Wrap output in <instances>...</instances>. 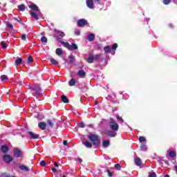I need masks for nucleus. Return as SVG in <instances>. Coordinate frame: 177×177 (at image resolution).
Masks as SVG:
<instances>
[{"mask_svg": "<svg viewBox=\"0 0 177 177\" xmlns=\"http://www.w3.org/2000/svg\"><path fill=\"white\" fill-rule=\"evenodd\" d=\"M87 138L88 140H91V143H93L94 146H99L100 144V138L96 134H89Z\"/></svg>", "mask_w": 177, "mask_h": 177, "instance_id": "nucleus-1", "label": "nucleus"}, {"mask_svg": "<svg viewBox=\"0 0 177 177\" xmlns=\"http://www.w3.org/2000/svg\"><path fill=\"white\" fill-rule=\"evenodd\" d=\"M53 37L57 41H59V39H62V38H64V37H66V33H64V32H62L58 29H54L53 30Z\"/></svg>", "mask_w": 177, "mask_h": 177, "instance_id": "nucleus-2", "label": "nucleus"}, {"mask_svg": "<svg viewBox=\"0 0 177 177\" xmlns=\"http://www.w3.org/2000/svg\"><path fill=\"white\" fill-rule=\"evenodd\" d=\"M30 89L35 92L37 95H39L42 93V90L41 89V86H39V84H35L32 86Z\"/></svg>", "mask_w": 177, "mask_h": 177, "instance_id": "nucleus-3", "label": "nucleus"}, {"mask_svg": "<svg viewBox=\"0 0 177 177\" xmlns=\"http://www.w3.org/2000/svg\"><path fill=\"white\" fill-rule=\"evenodd\" d=\"M109 128H111L112 131H118L120 126L118 125V123H117V122H115V120H111L109 122Z\"/></svg>", "mask_w": 177, "mask_h": 177, "instance_id": "nucleus-4", "label": "nucleus"}, {"mask_svg": "<svg viewBox=\"0 0 177 177\" xmlns=\"http://www.w3.org/2000/svg\"><path fill=\"white\" fill-rule=\"evenodd\" d=\"M13 151L15 157H17V158H19V157H23V151H21V150L17 148H14Z\"/></svg>", "mask_w": 177, "mask_h": 177, "instance_id": "nucleus-5", "label": "nucleus"}, {"mask_svg": "<svg viewBox=\"0 0 177 177\" xmlns=\"http://www.w3.org/2000/svg\"><path fill=\"white\" fill-rule=\"evenodd\" d=\"M82 142L85 146V147H87V149H91L92 142L85 140L84 138H82Z\"/></svg>", "mask_w": 177, "mask_h": 177, "instance_id": "nucleus-6", "label": "nucleus"}, {"mask_svg": "<svg viewBox=\"0 0 177 177\" xmlns=\"http://www.w3.org/2000/svg\"><path fill=\"white\" fill-rule=\"evenodd\" d=\"M86 24H88L86 19H81L77 21V26H79V27H85Z\"/></svg>", "mask_w": 177, "mask_h": 177, "instance_id": "nucleus-7", "label": "nucleus"}, {"mask_svg": "<svg viewBox=\"0 0 177 177\" xmlns=\"http://www.w3.org/2000/svg\"><path fill=\"white\" fill-rule=\"evenodd\" d=\"M29 136L32 139H42V138H45L44 136H39V134L35 133H29Z\"/></svg>", "mask_w": 177, "mask_h": 177, "instance_id": "nucleus-8", "label": "nucleus"}, {"mask_svg": "<svg viewBox=\"0 0 177 177\" xmlns=\"http://www.w3.org/2000/svg\"><path fill=\"white\" fill-rule=\"evenodd\" d=\"M38 127L40 129H41L42 131H45L46 128H48L46 122H40L38 124Z\"/></svg>", "mask_w": 177, "mask_h": 177, "instance_id": "nucleus-9", "label": "nucleus"}, {"mask_svg": "<svg viewBox=\"0 0 177 177\" xmlns=\"http://www.w3.org/2000/svg\"><path fill=\"white\" fill-rule=\"evenodd\" d=\"M46 125L47 129H52V128H53V126L55 125V122H53L52 120H48Z\"/></svg>", "mask_w": 177, "mask_h": 177, "instance_id": "nucleus-10", "label": "nucleus"}, {"mask_svg": "<svg viewBox=\"0 0 177 177\" xmlns=\"http://www.w3.org/2000/svg\"><path fill=\"white\" fill-rule=\"evenodd\" d=\"M86 5L89 9H93V8H95L93 0H86Z\"/></svg>", "mask_w": 177, "mask_h": 177, "instance_id": "nucleus-11", "label": "nucleus"}, {"mask_svg": "<svg viewBox=\"0 0 177 177\" xmlns=\"http://www.w3.org/2000/svg\"><path fill=\"white\" fill-rule=\"evenodd\" d=\"M77 75H79V77H80L81 78H85L86 73L83 70H80L77 72Z\"/></svg>", "mask_w": 177, "mask_h": 177, "instance_id": "nucleus-12", "label": "nucleus"}, {"mask_svg": "<svg viewBox=\"0 0 177 177\" xmlns=\"http://www.w3.org/2000/svg\"><path fill=\"white\" fill-rule=\"evenodd\" d=\"M29 8L30 9H31L32 10H34L35 12H38V10H39V8L37 7V6L34 3L30 5Z\"/></svg>", "mask_w": 177, "mask_h": 177, "instance_id": "nucleus-13", "label": "nucleus"}, {"mask_svg": "<svg viewBox=\"0 0 177 177\" xmlns=\"http://www.w3.org/2000/svg\"><path fill=\"white\" fill-rule=\"evenodd\" d=\"M59 42L60 44H62V45H63V46H64V48H66L67 49H68V50H70V48H71L70 45L71 44L68 42H64L62 40H59Z\"/></svg>", "mask_w": 177, "mask_h": 177, "instance_id": "nucleus-14", "label": "nucleus"}, {"mask_svg": "<svg viewBox=\"0 0 177 177\" xmlns=\"http://www.w3.org/2000/svg\"><path fill=\"white\" fill-rule=\"evenodd\" d=\"M3 160L4 161H6V162H10V161H12L13 159L12 158V157L9 155H5L3 156Z\"/></svg>", "mask_w": 177, "mask_h": 177, "instance_id": "nucleus-15", "label": "nucleus"}, {"mask_svg": "<svg viewBox=\"0 0 177 177\" xmlns=\"http://www.w3.org/2000/svg\"><path fill=\"white\" fill-rule=\"evenodd\" d=\"M93 60H95V55H93V54H91L87 59V62H88L89 64L93 63Z\"/></svg>", "mask_w": 177, "mask_h": 177, "instance_id": "nucleus-16", "label": "nucleus"}, {"mask_svg": "<svg viewBox=\"0 0 177 177\" xmlns=\"http://www.w3.org/2000/svg\"><path fill=\"white\" fill-rule=\"evenodd\" d=\"M30 15L33 19H35V20H39V17L38 16V15H37V13L34 12H30Z\"/></svg>", "mask_w": 177, "mask_h": 177, "instance_id": "nucleus-17", "label": "nucleus"}, {"mask_svg": "<svg viewBox=\"0 0 177 177\" xmlns=\"http://www.w3.org/2000/svg\"><path fill=\"white\" fill-rule=\"evenodd\" d=\"M136 165H138V167H140L142 165V160H140V158L136 157L135 159Z\"/></svg>", "mask_w": 177, "mask_h": 177, "instance_id": "nucleus-18", "label": "nucleus"}, {"mask_svg": "<svg viewBox=\"0 0 177 177\" xmlns=\"http://www.w3.org/2000/svg\"><path fill=\"white\" fill-rule=\"evenodd\" d=\"M19 169L21 171H25V172H28V171H30V169H28V167H27V166L24 165H21L19 166Z\"/></svg>", "mask_w": 177, "mask_h": 177, "instance_id": "nucleus-19", "label": "nucleus"}, {"mask_svg": "<svg viewBox=\"0 0 177 177\" xmlns=\"http://www.w3.org/2000/svg\"><path fill=\"white\" fill-rule=\"evenodd\" d=\"M87 39H88V41H89V42H92V41H93L95 39V34L91 33V34L88 35L87 37Z\"/></svg>", "mask_w": 177, "mask_h": 177, "instance_id": "nucleus-20", "label": "nucleus"}, {"mask_svg": "<svg viewBox=\"0 0 177 177\" xmlns=\"http://www.w3.org/2000/svg\"><path fill=\"white\" fill-rule=\"evenodd\" d=\"M70 46L69 50H77V49H78V46L75 44H72Z\"/></svg>", "mask_w": 177, "mask_h": 177, "instance_id": "nucleus-21", "label": "nucleus"}, {"mask_svg": "<svg viewBox=\"0 0 177 177\" xmlns=\"http://www.w3.org/2000/svg\"><path fill=\"white\" fill-rule=\"evenodd\" d=\"M2 153H8L9 148L6 145H2L1 149Z\"/></svg>", "mask_w": 177, "mask_h": 177, "instance_id": "nucleus-22", "label": "nucleus"}, {"mask_svg": "<svg viewBox=\"0 0 177 177\" xmlns=\"http://www.w3.org/2000/svg\"><path fill=\"white\" fill-rule=\"evenodd\" d=\"M55 53L58 56H62V55H63V50L60 48H58L56 49Z\"/></svg>", "mask_w": 177, "mask_h": 177, "instance_id": "nucleus-23", "label": "nucleus"}, {"mask_svg": "<svg viewBox=\"0 0 177 177\" xmlns=\"http://www.w3.org/2000/svg\"><path fill=\"white\" fill-rule=\"evenodd\" d=\"M61 99H62V101L63 102V103L67 104L69 102L68 98H67V97L64 95L61 96Z\"/></svg>", "mask_w": 177, "mask_h": 177, "instance_id": "nucleus-24", "label": "nucleus"}, {"mask_svg": "<svg viewBox=\"0 0 177 177\" xmlns=\"http://www.w3.org/2000/svg\"><path fill=\"white\" fill-rule=\"evenodd\" d=\"M18 9L21 12H24V10H26V6L24 4H21L18 6Z\"/></svg>", "mask_w": 177, "mask_h": 177, "instance_id": "nucleus-25", "label": "nucleus"}, {"mask_svg": "<svg viewBox=\"0 0 177 177\" xmlns=\"http://www.w3.org/2000/svg\"><path fill=\"white\" fill-rule=\"evenodd\" d=\"M21 63H23V59H21V58H18V59H15V64L17 66H19V64H21Z\"/></svg>", "mask_w": 177, "mask_h": 177, "instance_id": "nucleus-26", "label": "nucleus"}, {"mask_svg": "<svg viewBox=\"0 0 177 177\" xmlns=\"http://www.w3.org/2000/svg\"><path fill=\"white\" fill-rule=\"evenodd\" d=\"M109 145H110V141H109V140H104L102 142V146H104V147H109Z\"/></svg>", "mask_w": 177, "mask_h": 177, "instance_id": "nucleus-27", "label": "nucleus"}, {"mask_svg": "<svg viewBox=\"0 0 177 177\" xmlns=\"http://www.w3.org/2000/svg\"><path fill=\"white\" fill-rule=\"evenodd\" d=\"M104 50L106 52V53H109L111 50V47L110 46H106L104 48Z\"/></svg>", "mask_w": 177, "mask_h": 177, "instance_id": "nucleus-28", "label": "nucleus"}, {"mask_svg": "<svg viewBox=\"0 0 177 177\" xmlns=\"http://www.w3.org/2000/svg\"><path fill=\"white\" fill-rule=\"evenodd\" d=\"M0 79H1V81H8L9 80V78L6 75H2L0 77Z\"/></svg>", "mask_w": 177, "mask_h": 177, "instance_id": "nucleus-29", "label": "nucleus"}, {"mask_svg": "<svg viewBox=\"0 0 177 177\" xmlns=\"http://www.w3.org/2000/svg\"><path fill=\"white\" fill-rule=\"evenodd\" d=\"M69 86H74L75 85V80L71 79L68 82Z\"/></svg>", "mask_w": 177, "mask_h": 177, "instance_id": "nucleus-30", "label": "nucleus"}, {"mask_svg": "<svg viewBox=\"0 0 177 177\" xmlns=\"http://www.w3.org/2000/svg\"><path fill=\"white\" fill-rule=\"evenodd\" d=\"M169 156L171 158H174V157H176V153L174 151H171L169 152Z\"/></svg>", "mask_w": 177, "mask_h": 177, "instance_id": "nucleus-31", "label": "nucleus"}, {"mask_svg": "<svg viewBox=\"0 0 177 177\" xmlns=\"http://www.w3.org/2000/svg\"><path fill=\"white\" fill-rule=\"evenodd\" d=\"M50 63H52V64H54V65H57V64H59V62H57V61H56V59H53V58H51L50 59Z\"/></svg>", "mask_w": 177, "mask_h": 177, "instance_id": "nucleus-32", "label": "nucleus"}, {"mask_svg": "<svg viewBox=\"0 0 177 177\" xmlns=\"http://www.w3.org/2000/svg\"><path fill=\"white\" fill-rule=\"evenodd\" d=\"M141 150L146 151V150H147V146L145 144H141Z\"/></svg>", "mask_w": 177, "mask_h": 177, "instance_id": "nucleus-33", "label": "nucleus"}, {"mask_svg": "<svg viewBox=\"0 0 177 177\" xmlns=\"http://www.w3.org/2000/svg\"><path fill=\"white\" fill-rule=\"evenodd\" d=\"M0 44L1 45V47L3 48V49H6L8 48V45L6 44V42L5 41H1L0 43Z\"/></svg>", "mask_w": 177, "mask_h": 177, "instance_id": "nucleus-34", "label": "nucleus"}, {"mask_svg": "<svg viewBox=\"0 0 177 177\" xmlns=\"http://www.w3.org/2000/svg\"><path fill=\"white\" fill-rule=\"evenodd\" d=\"M116 118L118 121L120 122V124H123L124 122V119H122V117H120V115H116Z\"/></svg>", "mask_w": 177, "mask_h": 177, "instance_id": "nucleus-35", "label": "nucleus"}, {"mask_svg": "<svg viewBox=\"0 0 177 177\" xmlns=\"http://www.w3.org/2000/svg\"><path fill=\"white\" fill-rule=\"evenodd\" d=\"M118 48V44H117V43H114L112 45L111 49L112 50H115V49H117Z\"/></svg>", "mask_w": 177, "mask_h": 177, "instance_id": "nucleus-36", "label": "nucleus"}, {"mask_svg": "<svg viewBox=\"0 0 177 177\" xmlns=\"http://www.w3.org/2000/svg\"><path fill=\"white\" fill-rule=\"evenodd\" d=\"M21 39H22V41H26V39H27V35L21 34Z\"/></svg>", "mask_w": 177, "mask_h": 177, "instance_id": "nucleus-37", "label": "nucleus"}, {"mask_svg": "<svg viewBox=\"0 0 177 177\" xmlns=\"http://www.w3.org/2000/svg\"><path fill=\"white\" fill-rule=\"evenodd\" d=\"M41 42L46 44V42H48V38H46V37H42L41 38Z\"/></svg>", "mask_w": 177, "mask_h": 177, "instance_id": "nucleus-38", "label": "nucleus"}, {"mask_svg": "<svg viewBox=\"0 0 177 177\" xmlns=\"http://www.w3.org/2000/svg\"><path fill=\"white\" fill-rule=\"evenodd\" d=\"M79 128H85V122H81L78 124Z\"/></svg>", "mask_w": 177, "mask_h": 177, "instance_id": "nucleus-39", "label": "nucleus"}, {"mask_svg": "<svg viewBox=\"0 0 177 177\" xmlns=\"http://www.w3.org/2000/svg\"><path fill=\"white\" fill-rule=\"evenodd\" d=\"M6 26L8 28H10V30L13 29V25H12L10 22H6Z\"/></svg>", "mask_w": 177, "mask_h": 177, "instance_id": "nucleus-40", "label": "nucleus"}, {"mask_svg": "<svg viewBox=\"0 0 177 177\" xmlns=\"http://www.w3.org/2000/svg\"><path fill=\"white\" fill-rule=\"evenodd\" d=\"M102 57V55L100 54H97L94 56V60H99L100 57Z\"/></svg>", "mask_w": 177, "mask_h": 177, "instance_id": "nucleus-41", "label": "nucleus"}, {"mask_svg": "<svg viewBox=\"0 0 177 177\" xmlns=\"http://www.w3.org/2000/svg\"><path fill=\"white\" fill-rule=\"evenodd\" d=\"M32 62H34V59H32V56L30 55L28 57V63H32Z\"/></svg>", "mask_w": 177, "mask_h": 177, "instance_id": "nucleus-42", "label": "nucleus"}, {"mask_svg": "<svg viewBox=\"0 0 177 177\" xmlns=\"http://www.w3.org/2000/svg\"><path fill=\"white\" fill-rule=\"evenodd\" d=\"M171 0H163L164 5H169Z\"/></svg>", "mask_w": 177, "mask_h": 177, "instance_id": "nucleus-43", "label": "nucleus"}, {"mask_svg": "<svg viewBox=\"0 0 177 177\" xmlns=\"http://www.w3.org/2000/svg\"><path fill=\"white\" fill-rule=\"evenodd\" d=\"M149 177H157V175L154 172H149Z\"/></svg>", "mask_w": 177, "mask_h": 177, "instance_id": "nucleus-44", "label": "nucleus"}, {"mask_svg": "<svg viewBox=\"0 0 177 177\" xmlns=\"http://www.w3.org/2000/svg\"><path fill=\"white\" fill-rule=\"evenodd\" d=\"M108 138H115V133H107Z\"/></svg>", "mask_w": 177, "mask_h": 177, "instance_id": "nucleus-45", "label": "nucleus"}, {"mask_svg": "<svg viewBox=\"0 0 177 177\" xmlns=\"http://www.w3.org/2000/svg\"><path fill=\"white\" fill-rule=\"evenodd\" d=\"M69 62L70 63H74V56H69Z\"/></svg>", "mask_w": 177, "mask_h": 177, "instance_id": "nucleus-46", "label": "nucleus"}, {"mask_svg": "<svg viewBox=\"0 0 177 177\" xmlns=\"http://www.w3.org/2000/svg\"><path fill=\"white\" fill-rule=\"evenodd\" d=\"M139 140H140V142H146V138L145 137L141 136V137L139 138Z\"/></svg>", "mask_w": 177, "mask_h": 177, "instance_id": "nucleus-47", "label": "nucleus"}, {"mask_svg": "<svg viewBox=\"0 0 177 177\" xmlns=\"http://www.w3.org/2000/svg\"><path fill=\"white\" fill-rule=\"evenodd\" d=\"M40 165L41 167H46V162H45L44 160H42L41 162H40Z\"/></svg>", "mask_w": 177, "mask_h": 177, "instance_id": "nucleus-48", "label": "nucleus"}, {"mask_svg": "<svg viewBox=\"0 0 177 177\" xmlns=\"http://www.w3.org/2000/svg\"><path fill=\"white\" fill-rule=\"evenodd\" d=\"M115 168L116 169L120 170V169H121V165L120 164H116V165H115Z\"/></svg>", "mask_w": 177, "mask_h": 177, "instance_id": "nucleus-49", "label": "nucleus"}, {"mask_svg": "<svg viewBox=\"0 0 177 177\" xmlns=\"http://www.w3.org/2000/svg\"><path fill=\"white\" fill-rule=\"evenodd\" d=\"M14 20H15V21H17L18 23H21V19L20 18L15 17Z\"/></svg>", "mask_w": 177, "mask_h": 177, "instance_id": "nucleus-50", "label": "nucleus"}, {"mask_svg": "<svg viewBox=\"0 0 177 177\" xmlns=\"http://www.w3.org/2000/svg\"><path fill=\"white\" fill-rule=\"evenodd\" d=\"M63 145H64V146H67V140H64Z\"/></svg>", "mask_w": 177, "mask_h": 177, "instance_id": "nucleus-51", "label": "nucleus"}, {"mask_svg": "<svg viewBox=\"0 0 177 177\" xmlns=\"http://www.w3.org/2000/svg\"><path fill=\"white\" fill-rule=\"evenodd\" d=\"M169 28H174V24H169Z\"/></svg>", "mask_w": 177, "mask_h": 177, "instance_id": "nucleus-52", "label": "nucleus"}, {"mask_svg": "<svg viewBox=\"0 0 177 177\" xmlns=\"http://www.w3.org/2000/svg\"><path fill=\"white\" fill-rule=\"evenodd\" d=\"M75 35H80V34H81V32L76 31V32H75Z\"/></svg>", "mask_w": 177, "mask_h": 177, "instance_id": "nucleus-53", "label": "nucleus"}, {"mask_svg": "<svg viewBox=\"0 0 177 177\" xmlns=\"http://www.w3.org/2000/svg\"><path fill=\"white\" fill-rule=\"evenodd\" d=\"M54 165L55 167H56L57 168L59 167V165H57V162H54Z\"/></svg>", "mask_w": 177, "mask_h": 177, "instance_id": "nucleus-54", "label": "nucleus"}, {"mask_svg": "<svg viewBox=\"0 0 177 177\" xmlns=\"http://www.w3.org/2000/svg\"><path fill=\"white\" fill-rule=\"evenodd\" d=\"M52 171L53 172H57V169H56V168H53Z\"/></svg>", "mask_w": 177, "mask_h": 177, "instance_id": "nucleus-55", "label": "nucleus"}, {"mask_svg": "<svg viewBox=\"0 0 177 177\" xmlns=\"http://www.w3.org/2000/svg\"><path fill=\"white\" fill-rule=\"evenodd\" d=\"M88 127L89 128H93V124H88Z\"/></svg>", "mask_w": 177, "mask_h": 177, "instance_id": "nucleus-56", "label": "nucleus"}, {"mask_svg": "<svg viewBox=\"0 0 177 177\" xmlns=\"http://www.w3.org/2000/svg\"><path fill=\"white\" fill-rule=\"evenodd\" d=\"M78 161H79V162H82V159L78 158Z\"/></svg>", "mask_w": 177, "mask_h": 177, "instance_id": "nucleus-57", "label": "nucleus"}, {"mask_svg": "<svg viewBox=\"0 0 177 177\" xmlns=\"http://www.w3.org/2000/svg\"><path fill=\"white\" fill-rule=\"evenodd\" d=\"M95 104H99V102L95 101Z\"/></svg>", "mask_w": 177, "mask_h": 177, "instance_id": "nucleus-58", "label": "nucleus"}, {"mask_svg": "<svg viewBox=\"0 0 177 177\" xmlns=\"http://www.w3.org/2000/svg\"><path fill=\"white\" fill-rule=\"evenodd\" d=\"M165 177H169V175L166 174V175L165 176Z\"/></svg>", "mask_w": 177, "mask_h": 177, "instance_id": "nucleus-59", "label": "nucleus"}, {"mask_svg": "<svg viewBox=\"0 0 177 177\" xmlns=\"http://www.w3.org/2000/svg\"><path fill=\"white\" fill-rule=\"evenodd\" d=\"M97 2H100V0H95Z\"/></svg>", "mask_w": 177, "mask_h": 177, "instance_id": "nucleus-60", "label": "nucleus"}, {"mask_svg": "<svg viewBox=\"0 0 177 177\" xmlns=\"http://www.w3.org/2000/svg\"><path fill=\"white\" fill-rule=\"evenodd\" d=\"M109 176H111V173H109Z\"/></svg>", "mask_w": 177, "mask_h": 177, "instance_id": "nucleus-61", "label": "nucleus"}, {"mask_svg": "<svg viewBox=\"0 0 177 177\" xmlns=\"http://www.w3.org/2000/svg\"><path fill=\"white\" fill-rule=\"evenodd\" d=\"M28 133H32V132H28Z\"/></svg>", "mask_w": 177, "mask_h": 177, "instance_id": "nucleus-62", "label": "nucleus"}]
</instances>
